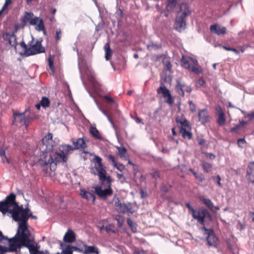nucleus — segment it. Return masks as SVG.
<instances>
[{"mask_svg":"<svg viewBox=\"0 0 254 254\" xmlns=\"http://www.w3.org/2000/svg\"><path fill=\"white\" fill-rule=\"evenodd\" d=\"M12 219L18 222V227L16 235L8 239V248L7 251L17 252L22 246L30 242H35L34 235L28 229V215L22 210H17L13 213Z\"/></svg>","mask_w":254,"mask_h":254,"instance_id":"obj_1","label":"nucleus"},{"mask_svg":"<svg viewBox=\"0 0 254 254\" xmlns=\"http://www.w3.org/2000/svg\"><path fill=\"white\" fill-rule=\"evenodd\" d=\"M54 141L53 140V134L49 132L42 139V145L41 147V152L39 159V164L45 172H48L52 166H56L59 162L57 160L55 149L54 148Z\"/></svg>","mask_w":254,"mask_h":254,"instance_id":"obj_2","label":"nucleus"},{"mask_svg":"<svg viewBox=\"0 0 254 254\" xmlns=\"http://www.w3.org/2000/svg\"><path fill=\"white\" fill-rule=\"evenodd\" d=\"M16 196L13 193H10L7 195L3 201H0V212L3 215H6L13 217L14 211L17 210H22L28 215V219L30 217L36 218V216H33L30 211L28 206L23 208L22 205L19 206L15 200Z\"/></svg>","mask_w":254,"mask_h":254,"instance_id":"obj_3","label":"nucleus"},{"mask_svg":"<svg viewBox=\"0 0 254 254\" xmlns=\"http://www.w3.org/2000/svg\"><path fill=\"white\" fill-rule=\"evenodd\" d=\"M190 13L187 3H182L180 5V12L178 13L174 24V27L177 31L182 32L185 29L187 25L185 18Z\"/></svg>","mask_w":254,"mask_h":254,"instance_id":"obj_4","label":"nucleus"},{"mask_svg":"<svg viewBox=\"0 0 254 254\" xmlns=\"http://www.w3.org/2000/svg\"><path fill=\"white\" fill-rule=\"evenodd\" d=\"M101 183V186H98L95 188V193L101 198L105 200L113 194V190L111 188L112 179L108 176L104 183Z\"/></svg>","mask_w":254,"mask_h":254,"instance_id":"obj_5","label":"nucleus"},{"mask_svg":"<svg viewBox=\"0 0 254 254\" xmlns=\"http://www.w3.org/2000/svg\"><path fill=\"white\" fill-rule=\"evenodd\" d=\"M34 14L31 12H25L21 21L25 25L28 22L31 25H36L35 29L42 30L43 27V20L39 17L33 18Z\"/></svg>","mask_w":254,"mask_h":254,"instance_id":"obj_6","label":"nucleus"},{"mask_svg":"<svg viewBox=\"0 0 254 254\" xmlns=\"http://www.w3.org/2000/svg\"><path fill=\"white\" fill-rule=\"evenodd\" d=\"M30 112L29 109H26L23 113L13 112V116L14 118L13 124H19L21 126L25 125L27 127L32 118L27 114Z\"/></svg>","mask_w":254,"mask_h":254,"instance_id":"obj_7","label":"nucleus"},{"mask_svg":"<svg viewBox=\"0 0 254 254\" xmlns=\"http://www.w3.org/2000/svg\"><path fill=\"white\" fill-rule=\"evenodd\" d=\"M93 161L94 163V167L98 172L99 180L101 182L104 183L108 176H106V171L102 163V159L99 156H95Z\"/></svg>","mask_w":254,"mask_h":254,"instance_id":"obj_8","label":"nucleus"},{"mask_svg":"<svg viewBox=\"0 0 254 254\" xmlns=\"http://www.w3.org/2000/svg\"><path fill=\"white\" fill-rule=\"evenodd\" d=\"M113 200L115 201V205L119 212L124 214L127 213L128 215L132 214L134 212L131 203L121 202L119 198L116 197V195L114 196Z\"/></svg>","mask_w":254,"mask_h":254,"instance_id":"obj_9","label":"nucleus"},{"mask_svg":"<svg viewBox=\"0 0 254 254\" xmlns=\"http://www.w3.org/2000/svg\"><path fill=\"white\" fill-rule=\"evenodd\" d=\"M73 150V146L64 144L59 146L60 152L55 150L56 160H59V162H62L65 163L67 160V156L70 151Z\"/></svg>","mask_w":254,"mask_h":254,"instance_id":"obj_10","label":"nucleus"},{"mask_svg":"<svg viewBox=\"0 0 254 254\" xmlns=\"http://www.w3.org/2000/svg\"><path fill=\"white\" fill-rule=\"evenodd\" d=\"M158 94H161L165 99V102L169 105L174 103V99L170 90L165 86L163 82L161 83L160 86L157 89Z\"/></svg>","mask_w":254,"mask_h":254,"instance_id":"obj_11","label":"nucleus"},{"mask_svg":"<svg viewBox=\"0 0 254 254\" xmlns=\"http://www.w3.org/2000/svg\"><path fill=\"white\" fill-rule=\"evenodd\" d=\"M45 52V48L42 46L41 41H37L36 43L26 51L25 56H29Z\"/></svg>","mask_w":254,"mask_h":254,"instance_id":"obj_12","label":"nucleus"},{"mask_svg":"<svg viewBox=\"0 0 254 254\" xmlns=\"http://www.w3.org/2000/svg\"><path fill=\"white\" fill-rule=\"evenodd\" d=\"M191 215L194 219L197 220L198 222L203 224L205 218L209 216V214L206 209H199L197 210H195Z\"/></svg>","mask_w":254,"mask_h":254,"instance_id":"obj_13","label":"nucleus"},{"mask_svg":"<svg viewBox=\"0 0 254 254\" xmlns=\"http://www.w3.org/2000/svg\"><path fill=\"white\" fill-rule=\"evenodd\" d=\"M2 38L6 45L14 47L15 50H16L17 43L16 42V37L14 33H4Z\"/></svg>","mask_w":254,"mask_h":254,"instance_id":"obj_14","label":"nucleus"},{"mask_svg":"<svg viewBox=\"0 0 254 254\" xmlns=\"http://www.w3.org/2000/svg\"><path fill=\"white\" fill-rule=\"evenodd\" d=\"M204 230L207 232L208 236L207 238V244L209 246L216 247L218 241V238L214 235L213 230H209L204 227Z\"/></svg>","mask_w":254,"mask_h":254,"instance_id":"obj_15","label":"nucleus"},{"mask_svg":"<svg viewBox=\"0 0 254 254\" xmlns=\"http://www.w3.org/2000/svg\"><path fill=\"white\" fill-rule=\"evenodd\" d=\"M198 117L199 121L202 125H205L210 121V116L206 109H199L198 111Z\"/></svg>","mask_w":254,"mask_h":254,"instance_id":"obj_16","label":"nucleus"},{"mask_svg":"<svg viewBox=\"0 0 254 254\" xmlns=\"http://www.w3.org/2000/svg\"><path fill=\"white\" fill-rule=\"evenodd\" d=\"M216 115L217 116V123L220 126H223L226 122V118L222 108L219 106L215 107Z\"/></svg>","mask_w":254,"mask_h":254,"instance_id":"obj_17","label":"nucleus"},{"mask_svg":"<svg viewBox=\"0 0 254 254\" xmlns=\"http://www.w3.org/2000/svg\"><path fill=\"white\" fill-rule=\"evenodd\" d=\"M29 250L30 254H45V252L40 251V246L35 242H30L24 246Z\"/></svg>","mask_w":254,"mask_h":254,"instance_id":"obj_18","label":"nucleus"},{"mask_svg":"<svg viewBox=\"0 0 254 254\" xmlns=\"http://www.w3.org/2000/svg\"><path fill=\"white\" fill-rule=\"evenodd\" d=\"M182 64L183 67H184L186 68L190 69V70L194 72L195 73L198 74L202 72V69L200 67H195L194 66H192L190 62L188 60H186L184 58V57H182Z\"/></svg>","mask_w":254,"mask_h":254,"instance_id":"obj_19","label":"nucleus"},{"mask_svg":"<svg viewBox=\"0 0 254 254\" xmlns=\"http://www.w3.org/2000/svg\"><path fill=\"white\" fill-rule=\"evenodd\" d=\"M210 30L218 35L224 34L226 32V28L225 27H221L218 24L211 25Z\"/></svg>","mask_w":254,"mask_h":254,"instance_id":"obj_20","label":"nucleus"},{"mask_svg":"<svg viewBox=\"0 0 254 254\" xmlns=\"http://www.w3.org/2000/svg\"><path fill=\"white\" fill-rule=\"evenodd\" d=\"M76 239L75 234L71 229H68L64 235L63 240L65 243H71Z\"/></svg>","mask_w":254,"mask_h":254,"instance_id":"obj_21","label":"nucleus"},{"mask_svg":"<svg viewBox=\"0 0 254 254\" xmlns=\"http://www.w3.org/2000/svg\"><path fill=\"white\" fill-rule=\"evenodd\" d=\"M80 195L82 198L89 201H91L92 203H94L96 199V196L93 193L83 190H81Z\"/></svg>","mask_w":254,"mask_h":254,"instance_id":"obj_22","label":"nucleus"},{"mask_svg":"<svg viewBox=\"0 0 254 254\" xmlns=\"http://www.w3.org/2000/svg\"><path fill=\"white\" fill-rule=\"evenodd\" d=\"M72 143L74 145V146H73V150L79 148L84 149L87 146L84 140L82 138H79L76 140L73 139Z\"/></svg>","mask_w":254,"mask_h":254,"instance_id":"obj_23","label":"nucleus"},{"mask_svg":"<svg viewBox=\"0 0 254 254\" xmlns=\"http://www.w3.org/2000/svg\"><path fill=\"white\" fill-rule=\"evenodd\" d=\"M247 177L253 183H254V162H250L248 165Z\"/></svg>","mask_w":254,"mask_h":254,"instance_id":"obj_24","label":"nucleus"},{"mask_svg":"<svg viewBox=\"0 0 254 254\" xmlns=\"http://www.w3.org/2000/svg\"><path fill=\"white\" fill-rule=\"evenodd\" d=\"M190 130L191 129H189V128L181 129L180 132L182 134V136L184 138H187L190 140L192 137V135Z\"/></svg>","mask_w":254,"mask_h":254,"instance_id":"obj_25","label":"nucleus"},{"mask_svg":"<svg viewBox=\"0 0 254 254\" xmlns=\"http://www.w3.org/2000/svg\"><path fill=\"white\" fill-rule=\"evenodd\" d=\"M90 132L94 138L99 139H102L103 137L102 135L100 134L99 130L96 127H90Z\"/></svg>","mask_w":254,"mask_h":254,"instance_id":"obj_26","label":"nucleus"},{"mask_svg":"<svg viewBox=\"0 0 254 254\" xmlns=\"http://www.w3.org/2000/svg\"><path fill=\"white\" fill-rule=\"evenodd\" d=\"M85 249L83 251L84 254H98V250L93 246H85Z\"/></svg>","mask_w":254,"mask_h":254,"instance_id":"obj_27","label":"nucleus"},{"mask_svg":"<svg viewBox=\"0 0 254 254\" xmlns=\"http://www.w3.org/2000/svg\"><path fill=\"white\" fill-rule=\"evenodd\" d=\"M200 200L211 210H213L214 208V204L210 199L201 196Z\"/></svg>","mask_w":254,"mask_h":254,"instance_id":"obj_28","label":"nucleus"},{"mask_svg":"<svg viewBox=\"0 0 254 254\" xmlns=\"http://www.w3.org/2000/svg\"><path fill=\"white\" fill-rule=\"evenodd\" d=\"M162 47V45L160 44H156L153 42H150L147 45V48L149 51H156Z\"/></svg>","mask_w":254,"mask_h":254,"instance_id":"obj_29","label":"nucleus"},{"mask_svg":"<svg viewBox=\"0 0 254 254\" xmlns=\"http://www.w3.org/2000/svg\"><path fill=\"white\" fill-rule=\"evenodd\" d=\"M201 166L204 172L206 173L210 172L212 167V165L211 163L204 161L201 162Z\"/></svg>","mask_w":254,"mask_h":254,"instance_id":"obj_30","label":"nucleus"},{"mask_svg":"<svg viewBox=\"0 0 254 254\" xmlns=\"http://www.w3.org/2000/svg\"><path fill=\"white\" fill-rule=\"evenodd\" d=\"M185 86V85L184 84L181 83L180 82H178L176 85L175 89L177 92L182 96H184V88Z\"/></svg>","mask_w":254,"mask_h":254,"instance_id":"obj_31","label":"nucleus"},{"mask_svg":"<svg viewBox=\"0 0 254 254\" xmlns=\"http://www.w3.org/2000/svg\"><path fill=\"white\" fill-rule=\"evenodd\" d=\"M118 151V154L121 158H124L125 160L127 159V157L126 156V154L127 152V149L125 147L120 146L117 147Z\"/></svg>","mask_w":254,"mask_h":254,"instance_id":"obj_32","label":"nucleus"},{"mask_svg":"<svg viewBox=\"0 0 254 254\" xmlns=\"http://www.w3.org/2000/svg\"><path fill=\"white\" fill-rule=\"evenodd\" d=\"M5 149L6 148L4 147H0V156L1 158V159L2 160V162H4V159H5V161L8 164L10 163V160L9 158L6 157L5 155Z\"/></svg>","mask_w":254,"mask_h":254,"instance_id":"obj_33","label":"nucleus"},{"mask_svg":"<svg viewBox=\"0 0 254 254\" xmlns=\"http://www.w3.org/2000/svg\"><path fill=\"white\" fill-rule=\"evenodd\" d=\"M178 125L180 130L181 129L184 128H189V129H191V126L187 120H183V122H180V124H179Z\"/></svg>","mask_w":254,"mask_h":254,"instance_id":"obj_34","label":"nucleus"},{"mask_svg":"<svg viewBox=\"0 0 254 254\" xmlns=\"http://www.w3.org/2000/svg\"><path fill=\"white\" fill-rule=\"evenodd\" d=\"M105 58L107 61L110 59L112 54V50L110 49V44L109 43H106L105 45Z\"/></svg>","mask_w":254,"mask_h":254,"instance_id":"obj_35","label":"nucleus"},{"mask_svg":"<svg viewBox=\"0 0 254 254\" xmlns=\"http://www.w3.org/2000/svg\"><path fill=\"white\" fill-rule=\"evenodd\" d=\"M40 103L42 105V107L44 108H46L49 106L50 102L47 97H43Z\"/></svg>","mask_w":254,"mask_h":254,"instance_id":"obj_36","label":"nucleus"},{"mask_svg":"<svg viewBox=\"0 0 254 254\" xmlns=\"http://www.w3.org/2000/svg\"><path fill=\"white\" fill-rule=\"evenodd\" d=\"M190 171L192 173V174L194 175L195 178L197 180H198L200 182H202L204 181V177L203 176V175L198 174L191 168L190 169Z\"/></svg>","mask_w":254,"mask_h":254,"instance_id":"obj_37","label":"nucleus"},{"mask_svg":"<svg viewBox=\"0 0 254 254\" xmlns=\"http://www.w3.org/2000/svg\"><path fill=\"white\" fill-rule=\"evenodd\" d=\"M115 219L118 221L119 226L122 227L125 221L124 217L118 214L116 216Z\"/></svg>","mask_w":254,"mask_h":254,"instance_id":"obj_38","label":"nucleus"},{"mask_svg":"<svg viewBox=\"0 0 254 254\" xmlns=\"http://www.w3.org/2000/svg\"><path fill=\"white\" fill-rule=\"evenodd\" d=\"M61 254H72V251L70 248V246H66L62 251Z\"/></svg>","mask_w":254,"mask_h":254,"instance_id":"obj_39","label":"nucleus"},{"mask_svg":"<svg viewBox=\"0 0 254 254\" xmlns=\"http://www.w3.org/2000/svg\"><path fill=\"white\" fill-rule=\"evenodd\" d=\"M189 105L190 110L192 112H194L196 111V105L193 103L192 101H189Z\"/></svg>","mask_w":254,"mask_h":254,"instance_id":"obj_40","label":"nucleus"},{"mask_svg":"<svg viewBox=\"0 0 254 254\" xmlns=\"http://www.w3.org/2000/svg\"><path fill=\"white\" fill-rule=\"evenodd\" d=\"M107 158L109 161H111L113 163L114 166L117 165V161L113 155L111 154L107 155Z\"/></svg>","mask_w":254,"mask_h":254,"instance_id":"obj_41","label":"nucleus"},{"mask_svg":"<svg viewBox=\"0 0 254 254\" xmlns=\"http://www.w3.org/2000/svg\"><path fill=\"white\" fill-rule=\"evenodd\" d=\"M49 66L51 69L54 71V59L52 57H50L48 58Z\"/></svg>","mask_w":254,"mask_h":254,"instance_id":"obj_42","label":"nucleus"},{"mask_svg":"<svg viewBox=\"0 0 254 254\" xmlns=\"http://www.w3.org/2000/svg\"><path fill=\"white\" fill-rule=\"evenodd\" d=\"M62 35V31L60 29H57L56 30V40L57 42L60 40Z\"/></svg>","mask_w":254,"mask_h":254,"instance_id":"obj_43","label":"nucleus"},{"mask_svg":"<svg viewBox=\"0 0 254 254\" xmlns=\"http://www.w3.org/2000/svg\"><path fill=\"white\" fill-rule=\"evenodd\" d=\"M114 226L112 224H108L105 227L106 231L108 233L114 232V230L113 229Z\"/></svg>","mask_w":254,"mask_h":254,"instance_id":"obj_44","label":"nucleus"},{"mask_svg":"<svg viewBox=\"0 0 254 254\" xmlns=\"http://www.w3.org/2000/svg\"><path fill=\"white\" fill-rule=\"evenodd\" d=\"M176 121L178 124H180V122H183V120H187L183 115L181 117L177 116L175 118Z\"/></svg>","mask_w":254,"mask_h":254,"instance_id":"obj_45","label":"nucleus"},{"mask_svg":"<svg viewBox=\"0 0 254 254\" xmlns=\"http://www.w3.org/2000/svg\"><path fill=\"white\" fill-rule=\"evenodd\" d=\"M223 47L226 50L233 51L236 54H238L239 53V52L236 49H235L233 48H230V47H226V46H223Z\"/></svg>","mask_w":254,"mask_h":254,"instance_id":"obj_46","label":"nucleus"},{"mask_svg":"<svg viewBox=\"0 0 254 254\" xmlns=\"http://www.w3.org/2000/svg\"><path fill=\"white\" fill-rule=\"evenodd\" d=\"M246 143V140L244 138H239L237 140V144L239 147H243L242 144Z\"/></svg>","mask_w":254,"mask_h":254,"instance_id":"obj_47","label":"nucleus"},{"mask_svg":"<svg viewBox=\"0 0 254 254\" xmlns=\"http://www.w3.org/2000/svg\"><path fill=\"white\" fill-rule=\"evenodd\" d=\"M114 167L116 168L119 171L122 172L124 170L125 166L122 164H118L117 162V165L114 166Z\"/></svg>","mask_w":254,"mask_h":254,"instance_id":"obj_48","label":"nucleus"},{"mask_svg":"<svg viewBox=\"0 0 254 254\" xmlns=\"http://www.w3.org/2000/svg\"><path fill=\"white\" fill-rule=\"evenodd\" d=\"M20 45L22 48L23 51L24 52V54L25 55L26 51L28 50L29 48L27 47L26 44L24 41H21L20 43Z\"/></svg>","mask_w":254,"mask_h":254,"instance_id":"obj_49","label":"nucleus"},{"mask_svg":"<svg viewBox=\"0 0 254 254\" xmlns=\"http://www.w3.org/2000/svg\"><path fill=\"white\" fill-rule=\"evenodd\" d=\"M197 84H198L200 86H203L205 84V81L203 79V78H200L197 81Z\"/></svg>","mask_w":254,"mask_h":254,"instance_id":"obj_50","label":"nucleus"},{"mask_svg":"<svg viewBox=\"0 0 254 254\" xmlns=\"http://www.w3.org/2000/svg\"><path fill=\"white\" fill-rule=\"evenodd\" d=\"M214 179L216 180V182L217 184H218V185L219 187H222V185L220 182L221 178H220V176L217 175L216 177L214 178Z\"/></svg>","mask_w":254,"mask_h":254,"instance_id":"obj_51","label":"nucleus"},{"mask_svg":"<svg viewBox=\"0 0 254 254\" xmlns=\"http://www.w3.org/2000/svg\"><path fill=\"white\" fill-rule=\"evenodd\" d=\"M104 98L108 102L111 103H113L115 102L114 99L110 96L108 95H105Z\"/></svg>","mask_w":254,"mask_h":254,"instance_id":"obj_52","label":"nucleus"},{"mask_svg":"<svg viewBox=\"0 0 254 254\" xmlns=\"http://www.w3.org/2000/svg\"><path fill=\"white\" fill-rule=\"evenodd\" d=\"M190 61L191 63L193 64L192 66H194L195 67H199L198 65V62L196 60L193 58H190Z\"/></svg>","mask_w":254,"mask_h":254,"instance_id":"obj_53","label":"nucleus"},{"mask_svg":"<svg viewBox=\"0 0 254 254\" xmlns=\"http://www.w3.org/2000/svg\"><path fill=\"white\" fill-rule=\"evenodd\" d=\"M246 117L249 118V121H252L253 119H254V112L247 114Z\"/></svg>","mask_w":254,"mask_h":254,"instance_id":"obj_54","label":"nucleus"},{"mask_svg":"<svg viewBox=\"0 0 254 254\" xmlns=\"http://www.w3.org/2000/svg\"><path fill=\"white\" fill-rule=\"evenodd\" d=\"M165 65H166L167 69L168 70H170L171 69V67H172L170 62L169 61L167 60L165 62Z\"/></svg>","mask_w":254,"mask_h":254,"instance_id":"obj_55","label":"nucleus"},{"mask_svg":"<svg viewBox=\"0 0 254 254\" xmlns=\"http://www.w3.org/2000/svg\"><path fill=\"white\" fill-rule=\"evenodd\" d=\"M186 206L189 209V210L191 212V214L193 212L195 209L191 206L190 203L188 202L186 203Z\"/></svg>","mask_w":254,"mask_h":254,"instance_id":"obj_56","label":"nucleus"},{"mask_svg":"<svg viewBox=\"0 0 254 254\" xmlns=\"http://www.w3.org/2000/svg\"><path fill=\"white\" fill-rule=\"evenodd\" d=\"M240 127H241V125H238V124L236 126H235L234 127L231 128L230 129V131H231V132H234L236 130L239 129Z\"/></svg>","mask_w":254,"mask_h":254,"instance_id":"obj_57","label":"nucleus"},{"mask_svg":"<svg viewBox=\"0 0 254 254\" xmlns=\"http://www.w3.org/2000/svg\"><path fill=\"white\" fill-rule=\"evenodd\" d=\"M177 2V0H168V5H171L173 6H175Z\"/></svg>","mask_w":254,"mask_h":254,"instance_id":"obj_58","label":"nucleus"},{"mask_svg":"<svg viewBox=\"0 0 254 254\" xmlns=\"http://www.w3.org/2000/svg\"><path fill=\"white\" fill-rule=\"evenodd\" d=\"M70 248L72 250V252L73 251H79V252H83V249H81L78 248L77 247H75V246H70Z\"/></svg>","mask_w":254,"mask_h":254,"instance_id":"obj_59","label":"nucleus"},{"mask_svg":"<svg viewBox=\"0 0 254 254\" xmlns=\"http://www.w3.org/2000/svg\"><path fill=\"white\" fill-rule=\"evenodd\" d=\"M127 223L128 224V225L130 226V227H132V225H133V221L131 220L130 218H128L127 219Z\"/></svg>","mask_w":254,"mask_h":254,"instance_id":"obj_60","label":"nucleus"},{"mask_svg":"<svg viewBox=\"0 0 254 254\" xmlns=\"http://www.w3.org/2000/svg\"><path fill=\"white\" fill-rule=\"evenodd\" d=\"M161 190L165 192H167L168 191V188L165 186H162L161 187Z\"/></svg>","mask_w":254,"mask_h":254,"instance_id":"obj_61","label":"nucleus"},{"mask_svg":"<svg viewBox=\"0 0 254 254\" xmlns=\"http://www.w3.org/2000/svg\"><path fill=\"white\" fill-rule=\"evenodd\" d=\"M247 123H248V122L242 120V121H240L239 125H241V127L242 126H244V125H246Z\"/></svg>","mask_w":254,"mask_h":254,"instance_id":"obj_62","label":"nucleus"},{"mask_svg":"<svg viewBox=\"0 0 254 254\" xmlns=\"http://www.w3.org/2000/svg\"><path fill=\"white\" fill-rule=\"evenodd\" d=\"M191 88L190 86H187L186 88V91L190 93L191 91Z\"/></svg>","mask_w":254,"mask_h":254,"instance_id":"obj_63","label":"nucleus"},{"mask_svg":"<svg viewBox=\"0 0 254 254\" xmlns=\"http://www.w3.org/2000/svg\"><path fill=\"white\" fill-rule=\"evenodd\" d=\"M138 254H147L146 252L143 250L140 251L138 252Z\"/></svg>","mask_w":254,"mask_h":254,"instance_id":"obj_64","label":"nucleus"}]
</instances>
